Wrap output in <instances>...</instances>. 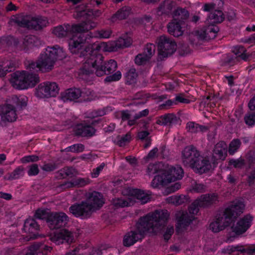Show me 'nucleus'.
<instances>
[{
    "label": "nucleus",
    "mask_w": 255,
    "mask_h": 255,
    "mask_svg": "<svg viewBox=\"0 0 255 255\" xmlns=\"http://www.w3.org/2000/svg\"><path fill=\"white\" fill-rule=\"evenodd\" d=\"M122 77L121 73L120 71H117L114 74L107 76L105 81L106 82H112V81H117L119 80Z\"/></svg>",
    "instance_id": "e2e57ef3"
},
{
    "label": "nucleus",
    "mask_w": 255,
    "mask_h": 255,
    "mask_svg": "<svg viewBox=\"0 0 255 255\" xmlns=\"http://www.w3.org/2000/svg\"><path fill=\"white\" fill-rule=\"evenodd\" d=\"M183 174V170L180 166H171L168 168L165 176H166V180L171 182L181 179Z\"/></svg>",
    "instance_id": "bb28decb"
},
{
    "label": "nucleus",
    "mask_w": 255,
    "mask_h": 255,
    "mask_svg": "<svg viewBox=\"0 0 255 255\" xmlns=\"http://www.w3.org/2000/svg\"><path fill=\"white\" fill-rule=\"evenodd\" d=\"M230 163L233 165L235 168H241L245 164V160L242 158H239L236 160H231Z\"/></svg>",
    "instance_id": "0e129e2a"
},
{
    "label": "nucleus",
    "mask_w": 255,
    "mask_h": 255,
    "mask_svg": "<svg viewBox=\"0 0 255 255\" xmlns=\"http://www.w3.org/2000/svg\"><path fill=\"white\" fill-rule=\"evenodd\" d=\"M105 45L104 42L101 45L94 43L81 51L79 57L84 59L82 61L83 66L80 69L81 73L89 75L95 73L97 76L101 77L116 70L117 64L115 60L111 59L104 62V57L98 53V51L105 47Z\"/></svg>",
    "instance_id": "f257e3e1"
},
{
    "label": "nucleus",
    "mask_w": 255,
    "mask_h": 255,
    "mask_svg": "<svg viewBox=\"0 0 255 255\" xmlns=\"http://www.w3.org/2000/svg\"><path fill=\"white\" fill-rule=\"evenodd\" d=\"M246 49L243 46H236L234 47L233 52L236 55L235 57H241L243 60H247L250 56L249 54L246 53Z\"/></svg>",
    "instance_id": "a19ab883"
},
{
    "label": "nucleus",
    "mask_w": 255,
    "mask_h": 255,
    "mask_svg": "<svg viewBox=\"0 0 255 255\" xmlns=\"http://www.w3.org/2000/svg\"><path fill=\"white\" fill-rule=\"evenodd\" d=\"M244 121L246 125L252 126L255 124V112L246 114L244 117Z\"/></svg>",
    "instance_id": "603ef678"
},
{
    "label": "nucleus",
    "mask_w": 255,
    "mask_h": 255,
    "mask_svg": "<svg viewBox=\"0 0 255 255\" xmlns=\"http://www.w3.org/2000/svg\"><path fill=\"white\" fill-rule=\"evenodd\" d=\"M191 168L196 172L202 174L209 171L211 168V165L208 159L200 155Z\"/></svg>",
    "instance_id": "4be33fe9"
},
{
    "label": "nucleus",
    "mask_w": 255,
    "mask_h": 255,
    "mask_svg": "<svg viewBox=\"0 0 255 255\" xmlns=\"http://www.w3.org/2000/svg\"><path fill=\"white\" fill-rule=\"evenodd\" d=\"M95 131L93 127L85 124L78 125L75 128V134L82 137H91L94 135Z\"/></svg>",
    "instance_id": "cd10ccee"
},
{
    "label": "nucleus",
    "mask_w": 255,
    "mask_h": 255,
    "mask_svg": "<svg viewBox=\"0 0 255 255\" xmlns=\"http://www.w3.org/2000/svg\"><path fill=\"white\" fill-rule=\"evenodd\" d=\"M241 142L239 139H233L230 143L229 146V153L230 154H234L240 148Z\"/></svg>",
    "instance_id": "a18cd8bd"
},
{
    "label": "nucleus",
    "mask_w": 255,
    "mask_h": 255,
    "mask_svg": "<svg viewBox=\"0 0 255 255\" xmlns=\"http://www.w3.org/2000/svg\"><path fill=\"white\" fill-rule=\"evenodd\" d=\"M177 48H178L180 55H184L185 54L188 53L189 52L188 45L186 43L183 42H180L178 43V46H177Z\"/></svg>",
    "instance_id": "6e6d98bb"
},
{
    "label": "nucleus",
    "mask_w": 255,
    "mask_h": 255,
    "mask_svg": "<svg viewBox=\"0 0 255 255\" xmlns=\"http://www.w3.org/2000/svg\"><path fill=\"white\" fill-rule=\"evenodd\" d=\"M39 159V158L37 156L34 155H28L26 156H24L21 158V162L22 163H25L30 162H34L36 161Z\"/></svg>",
    "instance_id": "774afa93"
},
{
    "label": "nucleus",
    "mask_w": 255,
    "mask_h": 255,
    "mask_svg": "<svg viewBox=\"0 0 255 255\" xmlns=\"http://www.w3.org/2000/svg\"><path fill=\"white\" fill-rule=\"evenodd\" d=\"M66 56V54L62 48L57 45L48 47L40 54L38 59L39 63L41 65V71H50L53 69L57 60H62Z\"/></svg>",
    "instance_id": "39448f33"
},
{
    "label": "nucleus",
    "mask_w": 255,
    "mask_h": 255,
    "mask_svg": "<svg viewBox=\"0 0 255 255\" xmlns=\"http://www.w3.org/2000/svg\"><path fill=\"white\" fill-rule=\"evenodd\" d=\"M75 187H82L90 183L88 178H77L74 179Z\"/></svg>",
    "instance_id": "864d4df0"
},
{
    "label": "nucleus",
    "mask_w": 255,
    "mask_h": 255,
    "mask_svg": "<svg viewBox=\"0 0 255 255\" xmlns=\"http://www.w3.org/2000/svg\"><path fill=\"white\" fill-rule=\"evenodd\" d=\"M198 199L200 200V206L206 207L215 204L218 201V197L215 193L206 194L202 195Z\"/></svg>",
    "instance_id": "7c9ffc66"
},
{
    "label": "nucleus",
    "mask_w": 255,
    "mask_h": 255,
    "mask_svg": "<svg viewBox=\"0 0 255 255\" xmlns=\"http://www.w3.org/2000/svg\"><path fill=\"white\" fill-rule=\"evenodd\" d=\"M206 186L203 184L195 182L192 185V191L197 193H202L206 191Z\"/></svg>",
    "instance_id": "13d9d810"
},
{
    "label": "nucleus",
    "mask_w": 255,
    "mask_h": 255,
    "mask_svg": "<svg viewBox=\"0 0 255 255\" xmlns=\"http://www.w3.org/2000/svg\"><path fill=\"white\" fill-rule=\"evenodd\" d=\"M10 82L17 89H25L33 87L39 82L38 75L27 71H16L11 74Z\"/></svg>",
    "instance_id": "423d86ee"
},
{
    "label": "nucleus",
    "mask_w": 255,
    "mask_h": 255,
    "mask_svg": "<svg viewBox=\"0 0 255 255\" xmlns=\"http://www.w3.org/2000/svg\"><path fill=\"white\" fill-rule=\"evenodd\" d=\"M158 53L160 58H166L172 55L177 48V45L172 39L165 35L158 39Z\"/></svg>",
    "instance_id": "9d476101"
},
{
    "label": "nucleus",
    "mask_w": 255,
    "mask_h": 255,
    "mask_svg": "<svg viewBox=\"0 0 255 255\" xmlns=\"http://www.w3.org/2000/svg\"><path fill=\"white\" fill-rule=\"evenodd\" d=\"M227 145L224 141H220L214 147L212 153L213 163L215 164L218 160H224L227 155Z\"/></svg>",
    "instance_id": "412c9836"
},
{
    "label": "nucleus",
    "mask_w": 255,
    "mask_h": 255,
    "mask_svg": "<svg viewBox=\"0 0 255 255\" xmlns=\"http://www.w3.org/2000/svg\"><path fill=\"white\" fill-rule=\"evenodd\" d=\"M49 240L56 245L66 242L70 244L74 240L73 233L66 229L56 231L49 235Z\"/></svg>",
    "instance_id": "2eb2a0df"
},
{
    "label": "nucleus",
    "mask_w": 255,
    "mask_h": 255,
    "mask_svg": "<svg viewBox=\"0 0 255 255\" xmlns=\"http://www.w3.org/2000/svg\"><path fill=\"white\" fill-rule=\"evenodd\" d=\"M134 201L131 197L117 198L112 200L113 205L116 208H124L134 204Z\"/></svg>",
    "instance_id": "72a5a7b5"
},
{
    "label": "nucleus",
    "mask_w": 255,
    "mask_h": 255,
    "mask_svg": "<svg viewBox=\"0 0 255 255\" xmlns=\"http://www.w3.org/2000/svg\"><path fill=\"white\" fill-rule=\"evenodd\" d=\"M155 45L151 43H148L144 48L142 53L147 55V56L151 59V57L155 53Z\"/></svg>",
    "instance_id": "8fccbe9b"
},
{
    "label": "nucleus",
    "mask_w": 255,
    "mask_h": 255,
    "mask_svg": "<svg viewBox=\"0 0 255 255\" xmlns=\"http://www.w3.org/2000/svg\"><path fill=\"white\" fill-rule=\"evenodd\" d=\"M86 200L79 204H75L70 207L69 210L75 217L81 219L90 218L95 211Z\"/></svg>",
    "instance_id": "9b49d317"
},
{
    "label": "nucleus",
    "mask_w": 255,
    "mask_h": 255,
    "mask_svg": "<svg viewBox=\"0 0 255 255\" xmlns=\"http://www.w3.org/2000/svg\"><path fill=\"white\" fill-rule=\"evenodd\" d=\"M108 247L106 245H102L100 247L94 248L90 253V255H102L103 251L106 250Z\"/></svg>",
    "instance_id": "680f3d73"
},
{
    "label": "nucleus",
    "mask_w": 255,
    "mask_h": 255,
    "mask_svg": "<svg viewBox=\"0 0 255 255\" xmlns=\"http://www.w3.org/2000/svg\"><path fill=\"white\" fill-rule=\"evenodd\" d=\"M174 233V228L173 226H168L163 235L164 239L166 241H168Z\"/></svg>",
    "instance_id": "338daca9"
},
{
    "label": "nucleus",
    "mask_w": 255,
    "mask_h": 255,
    "mask_svg": "<svg viewBox=\"0 0 255 255\" xmlns=\"http://www.w3.org/2000/svg\"><path fill=\"white\" fill-rule=\"evenodd\" d=\"M199 207H202L200 206V200L197 199L189 206V213L187 212L179 211L176 214L177 221L176 230L178 233L182 232L194 219V215L198 212Z\"/></svg>",
    "instance_id": "6e6552de"
},
{
    "label": "nucleus",
    "mask_w": 255,
    "mask_h": 255,
    "mask_svg": "<svg viewBox=\"0 0 255 255\" xmlns=\"http://www.w3.org/2000/svg\"><path fill=\"white\" fill-rule=\"evenodd\" d=\"M30 16L23 13L13 15L11 16L9 22L11 25L29 29Z\"/></svg>",
    "instance_id": "5701e85b"
},
{
    "label": "nucleus",
    "mask_w": 255,
    "mask_h": 255,
    "mask_svg": "<svg viewBox=\"0 0 255 255\" xmlns=\"http://www.w3.org/2000/svg\"><path fill=\"white\" fill-rule=\"evenodd\" d=\"M132 43V40L127 35L120 37L115 42L106 44L104 50L108 51H115L119 48H124L129 46Z\"/></svg>",
    "instance_id": "f3484780"
},
{
    "label": "nucleus",
    "mask_w": 255,
    "mask_h": 255,
    "mask_svg": "<svg viewBox=\"0 0 255 255\" xmlns=\"http://www.w3.org/2000/svg\"><path fill=\"white\" fill-rule=\"evenodd\" d=\"M127 82L129 84H132L135 82L137 77V73L134 68L130 69L126 73Z\"/></svg>",
    "instance_id": "c03bdc74"
},
{
    "label": "nucleus",
    "mask_w": 255,
    "mask_h": 255,
    "mask_svg": "<svg viewBox=\"0 0 255 255\" xmlns=\"http://www.w3.org/2000/svg\"><path fill=\"white\" fill-rule=\"evenodd\" d=\"M180 121L179 117L173 113L166 114L159 117L156 124L161 126L172 127L177 124Z\"/></svg>",
    "instance_id": "b1692460"
},
{
    "label": "nucleus",
    "mask_w": 255,
    "mask_h": 255,
    "mask_svg": "<svg viewBox=\"0 0 255 255\" xmlns=\"http://www.w3.org/2000/svg\"><path fill=\"white\" fill-rule=\"evenodd\" d=\"M39 172L38 165L36 164H32L28 166L27 174L29 176H35L37 175Z\"/></svg>",
    "instance_id": "bf43d9fd"
},
{
    "label": "nucleus",
    "mask_w": 255,
    "mask_h": 255,
    "mask_svg": "<svg viewBox=\"0 0 255 255\" xmlns=\"http://www.w3.org/2000/svg\"><path fill=\"white\" fill-rule=\"evenodd\" d=\"M81 95V92L79 89H69L61 94V99L64 102L74 101L78 99Z\"/></svg>",
    "instance_id": "c756f323"
},
{
    "label": "nucleus",
    "mask_w": 255,
    "mask_h": 255,
    "mask_svg": "<svg viewBox=\"0 0 255 255\" xmlns=\"http://www.w3.org/2000/svg\"><path fill=\"white\" fill-rule=\"evenodd\" d=\"M252 220L253 217L250 215L244 216L236 225L232 226V231L238 235L244 233L250 227Z\"/></svg>",
    "instance_id": "dca6fc26"
},
{
    "label": "nucleus",
    "mask_w": 255,
    "mask_h": 255,
    "mask_svg": "<svg viewBox=\"0 0 255 255\" xmlns=\"http://www.w3.org/2000/svg\"><path fill=\"white\" fill-rule=\"evenodd\" d=\"M86 201L92 206L91 207L95 211L99 210L104 203L103 195L96 191L89 193Z\"/></svg>",
    "instance_id": "a211bd4d"
},
{
    "label": "nucleus",
    "mask_w": 255,
    "mask_h": 255,
    "mask_svg": "<svg viewBox=\"0 0 255 255\" xmlns=\"http://www.w3.org/2000/svg\"><path fill=\"white\" fill-rule=\"evenodd\" d=\"M176 2L172 0H165L161 2L157 8L158 14L169 15L175 11Z\"/></svg>",
    "instance_id": "a878e982"
},
{
    "label": "nucleus",
    "mask_w": 255,
    "mask_h": 255,
    "mask_svg": "<svg viewBox=\"0 0 255 255\" xmlns=\"http://www.w3.org/2000/svg\"><path fill=\"white\" fill-rule=\"evenodd\" d=\"M39 228L37 223L34 219L29 218L26 220L23 226V230L25 233L32 234Z\"/></svg>",
    "instance_id": "f704fd0d"
},
{
    "label": "nucleus",
    "mask_w": 255,
    "mask_h": 255,
    "mask_svg": "<svg viewBox=\"0 0 255 255\" xmlns=\"http://www.w3.org/2000/svg\"><path fill=\"white\" fill-rule=\"evenodd\" d=\"M238 61L237 57L234 55H227L224 60V64L226 66H232Z\"/></svg>",
    "instance_id": "052dcab7"
},
{
    "label": "nucleus",
    "mask_w": 255,
    "mask_h": 255,
    "mask_svg": "<svg viewBox=\"0 0 255 255\" xmlns=\"http://www.w3.org/2000/svg\"><path fill=\"white\" fill-rule=\"evenodd\" d=\"M85 146L81 143H77L72 145L65 148V151L79 153L84 151Z\"/></svg>",
    "instance_id": "09e8293b"
},
{
    "label": "nucleus",
    "mask_w": 255,
    "mask_h": 255,
    "mask_svg": "<svg viewBox=\"0 0 255 255\" xmlns=\"http://www.w3.org/2000/svg\"><path fill=\"white\" fill-rule=\"evenodd\" d=\"M96 23L91 20L82 22L77 24H64L55 27L53 29V33L59 38L68 36L71 34H74L69 41V49L73 54H80L84 48L85 43L90 42L92 36L91 34H85L84 33L95 28Z\"/></svg>",
    "instance_id": "7ed1b4c3"
},
{
    "label": "nucleus",
    "mask_w": 255,
    "mask_h": 255,
    "mask_svg": "<svg viewBox=\"0 0 255 255\" xmlns=\"http://www.w3.org/2000/svg\"><path fill=\"white\" fill-rule=\"evenodd\" d=\"M15 67L12 60L0 59V77H4L7 72H11Z\"/></svg>",
    "instance_id": "473e14b6"
},
{
    "label": "nucleus",
    "mask_w": 255,
    "mask_h": 255,
    "mask_svg": "<svg viewBox=\"0 0 255 255\" xmlns=\"http://www.w3.org/2000/svg\"><path fill=\"white\" fill-rule=\"evenodd\" d=\"M186 128L187 131L192 133L204 132L207 130L206 127L199 125L198 124L192 122L187 123Z\"/></svg>",
    "instance_id": "4c0bfd02"
},
{
    "label": "nucleus",
    "mask_w": 255,
    "mask_h": 255,
    "mask_svg": "<svg viewBox=\"0 0 255 255\" xmlns=\"http://www.w3.org/2000/svg\"><path fill=\"white\" fill-rule=\"evenodd\" d=\"M200 153L193 145L185 147L182 152V161L184 166L191 167Z\"/></svg>",
    "instance_id": "4468645a"
},
{
    "label": "nucleus",
    "mask_w": 255,
    "mask_h": 255,
    "mask_svg": "<svg viewBox=\"0 0 255 255\" xmlns=\"http://www.w3.org/2000/svg\"><path fill=\"white\" fill-rule=\"evenodd\" d=\"M188 197L183 195H174L167 198V201L169 203L173 204L176 206L180 205L188 201Z\"/></svg>",
    "instance_id": "ea45409f"
},
{
    "label": "nucleus",
    "mask_w": 255,
    "mask_h": 255,
    "mask_svg": "<svg viewBox=\"0 0 255 255\" xmlns=\"http://www.w3.org/2000/svg\"><path fill=\"white\" fill-rule=\"evenodd\" d=\"M203 9L204 11L210 12L207 20L211 24L195 31L190 35V39L193 44L197 45L199 43V41H196V40L202 41L215 38L219 29L213 24L221 22L224 19L223 12L221 10L215 9V4H205Z\"/></svg>",
    "instance_id": "20e7f679"
},
{
    "label": "nucleus",
    "mask_w": 255,
    "mask_h": 255,
    "mask_svg": "<svg viewBox=\"0 0 255 255\" xmlns=\"http://www.w3.org/2000/svg\"><path fill=\"white\" fill-rule=\"evenodd\" d=\"M39 43V41L36 36L31 35H26L18 43L17 47L20 50L27 52L34 46H37Z\"/></svg>",
    "instance_id": "aec40b11"
},
{
    "label": "nucleus",
    "mask_w": 255,
    "mask_h": 255,
    "mask_svg": "<svg viewBox=\"0 0 255 255\" xmlns=\"http://www.w3.org/2000/svg\"><path fill=\"white\" fill-rule=\"evenodd\" d=\"M59 88L55 82H46L40 84L36 89L35 94L40 98L55 97L58 93Z\"/></svg>",
    "instance_id": "ddd939ff"
},
{
    "label": "nucleus",
    "mask_w": 255,
    "mask_h": 255,
    "mask_svg": "<svg viewBox=\"0 0 255 255\" xmlns=\"http://www.w3.org/2000/svg\"><path fill=\"white\" fill-rule=\"evenodd\" d=\"M48 24L47 18L42 16H31L29 25V29L36 30H41Z\"/></svg>",
    "instance_id": "393cba45"
},
{
    "label": "nucleus",
    "mask_w": 255,
    "mask_h": 255,
    "mask_svg": "<svg viewBox=\"0 0 255 255\" xmlns=\"http://www.w3.org/2000/svg\"><path fill=\"white\" fill-rule=\"evenodd\" d=\"M169 217L167 210H156L140 218L135 230L127 233L123 240L124 245L130 247L141 240L146 233H157L163 230Z\"/></svg>",
    "instance_id": "f03ea898"
},
{
    "label": "nucleus",
    "mask_w": 255,
    "mask_h": 255,
    "mask_svg": "<svg viewBox=\"0 0 255 255\" xmlns=\"http://www.w3.org/2000/svg\"><path fill=\"white\" fill-rule=\"evenodd\" d=\"M52 250V248L51 247L34 244L29 248L25 255H45L48 252H50Z\"/></svg>",
    "instance_id": "c85d7f7f"
},
{
    "label": "nucleus",
    "mask_w": 255,
    "mask_h": 255,
    "mask_svg": "<svg viewBox=\"0 0 255 255\" xmlns=\"http://www.w3.org/2000/svg\"><path fill=\"white\" fill-rule=\"evenodd\" d=\"M86 32H84V33L85 34H91V35L92 36L91 38H90L89 41H90V42L89 43H85L84 44H88V45L87 46H86L85 48H86L87 47H88L90 44H92L93 43H94L95 42H93L92 41V39L94 37H99L100 38H108L109 37H110L111 34V31L110 30V29H102L101 30H99V31H97L96 32H95V34L94 35H93L92 34V33L91 32H90V33H86ZM96 43H98V42H96ZM99 44H101V43H99Z\"/></svg>",
    "instance_id": "e433bc0d"
},
{
    "label": "nucleus",
    "mask_w": 255,
    "mask_h": 255,
    "mask_svg": "<svg viewBox=\"0 0 255 255\" xmlns=\"http://www.w3.org/2000/svg\"><path fill=\"white\" fill-rule=\"evenodd\" d=\"M131 196L129 197L132 198L134 202H135V199H136L142 204H144L150 200V196L149 194L145 193L144 191L134 189L130 192Z\"/></svg>",
    "instance_id": "2f4dec72"
},
{
    "label": "nucleus",
    "mask_w": 255,
    "mask_h": 255,
    "mask_svg": "<svg viewBox=\"0 0 255 255\" xmlns=\"http://www.w3.org/2000/svg\"><path fill=\"white\" fill-rule=\"evenodd\" d=\"M48 216L45 210L41 209L36 210L34 214L35 218L42 220L45 218L47 219Z\"/></svg>",
    "instance_id": "69168bd1"
},
{
    "label": "nucleus",
    "mask_w": 255,
    "mask_h": 255,
    "mask_svg": "<svg viewBox=\"0 0 255 255\" xmlns=\"http://www.w3.org/2000/svg\"><path fill=\"white\" fill-rule=\"evenodd\" d=\"M244 207V204L242 202L234 201L224 212L218 214L216 219L225 228L243 213Z\"/></svg>",
    "instance_id": "0eeeda50"
},
{
    "label": "nucleus",
    "mask_w": 255,
    "mask_h": 255,
    "mask_svg": "<svg viewBox=\"0 0 255 255\" xmlns=\"http://www.w3.org/2000/svg\"><path fill=\"white\" fill-rule=\"evenodd\" d=\"M0 116L4 121L12 122L16 119V114L14 107L10 104L0 106Z\"/></svg>",
    "instance_id": "6ab92c4d"
},
{
    "label": "nucleus",
    "mask_w": 255,
    "mask_h": 255,
    "mask_svg": "<svg viewBox=\"0 0 255 255\" xmlns=\"http://www.w3.org/2000/svg\"><path fill=\"white\" fill-rule=\"evenodd\" d=\"M166 180V176L164 178L163 176L160 175H156L154 177L152 180L151 185L153 188H156L159 185H163L164 183V180Z\"/></svg>",
    "instance_id": "3c124183"
},
{
    "label": "nucleus",
    "mask_w": 255,
    "mask_h": 255,
    "mask_svg": "<svg viewBox=\"0 0 255 255\" xmlns=\"http://www.w3.org/2000/svg\"><path fill=\"white\" fill-rule=\"evenodd\" d=\"M150 59L147 55L143 53H139L135 58V63L138 65H144Z\"/></svg>",
    "instance_id": "de8ad7c7"
},
{
    "label": "nucleus",
    "mask_w": 255,
    "mask_h": 255,
    "mask_svg": "<svg viewBox=\"0 0 255 255\" xmlns=\"http://www.w3.org/2000/svg\"><path fill=\"white\" fill-rule=\"evenodd\" d=\"M131 139V135L129 133L123 136H118L117 138V144L120 146H125L128 143Z\"/></svg>",
    "instance_id": "49530a36"
},
{
    "label": "nucleus",
    "mask_w": 255,
    "mask_h": 255,
    "mask_svg": "<svg viewBox=\"0 0 255 255\" xmlns=\"http://www.w3.org/2000/svg\"><path fill=\"white\" fill-rule=\"evenodd\" d=\"M210 228L214 233H218L225 229L216 219L210 224Z\"/></svg>",
    "instance_id": "5fc2aeb1"
},
{
    "label": "nucleus",
    "mask_w": 255,
    "mask_h": 255,
    "mask_svg": "<svg viewBox=\"0 0 255 255\" xmlns=\"http://www.w3.org/2000/svg\"><path fill=\"white\" fill-rule=\"evenodd\" d=\"M69 221V217L64 212H52L47 218L48 226L51 230L64 227Z\"/></svg>",
    "instance_id": "f8f14e48"
},
{
    "label": "nucleus",
    "mask_w": 255,
    "mask_h": 255,
    "mask_svg": "<svg viewBox=\"0 0 255 255\" xmlns=\"http://www.w3.org/2000/svg\"><path fill=\"white\" fill-rule=\"evenodd\" d=\"M24 174V169L22 166H18L12 172L4 177V179L8 180H13L19 179Z\"/></svg>",
    "instance_id": "58836bf2"
},
{
    "label": "nucleus",
    "mask_w": 255,
    "mask_h": 255,
    "mask_svg": "<svg viewBox=\"0 0 255 255\" xmlns=\"http://www.w3.org/2000/svg\"><path fill=\"white\" fill-rule=\"evenodd\" d=\"M163 164L161 162H156L149 164L147 167L146 172L149 175H151L162 170Z\"/></svg>",
    "instance_id": "79ce46f5"
},
{
    "label": "nucleus",
    "mask_w": 255,
    "mask_h": 255,
    "mask_svg": "<svg viewBox=\"0 0 255 255\" xmlns=\"http://www.w3.org/2000/svg\"><path fill=\"white\" fill-rule=\"evenodd\" d=\"M130 8L128 6H124L120 9L117 12L113 15L111 20L112 22H115L117 20H122L126 18L129 14Z\"/></svg>",
    "instance_id": "c9c22d12"
},
{
    "label": "nucleus",
    "mask_w": 255,
    "mask_h": 255,
    "mask_svg": "<svg viewBox=\"0 0 255 255\" xmlns=\"http://www.w3.org/2000/svg\"><path fill=\"white\" fill-rule=\"evenodd\" d=\"M189 16L188 12L185 9L178 8L173 13V19L168 24V32L175 37H178L183 34L181 26L182 21Z\"/></svg>",
    "instance_id": "1a4fd4ad"
},
{
    "label": "nucleus",
    "mask_w": 255,
    "mask_h": 255,
    "mask_svg": "<svg viewBox=\"0 0 255 255\" xmlns=\"http://www.w3.org/2000/svg\"><path fill=\"white\" fill-rule=\"evenodd\" d=\"M27 63V64H25L27 69L30 70H37V69H38L39 71H41V65L39 63L38 59H37L36 62L28 61Z\"/></svg>",
    "instance_id": "4d7b16f0"
},
{
    "label": "nucleus",
    "mask_w": 255,
    "mask_h": 255,
    "mask_svg": "<svg viewBox=\"0 0 255 255\" xmlns=\"http://www.w3.org/2000/svg\"><path fill=\"white\" fill-rule=\"evenodd\" d=\"M150 134V132L147 130H142L139 131L137 133L138 138L142 140H144L145 143L144 145V148H146L149 147L151 144V139L148 135Z\"/></svg>",
    "instance_id": "37998d69"
}]
</instances>
